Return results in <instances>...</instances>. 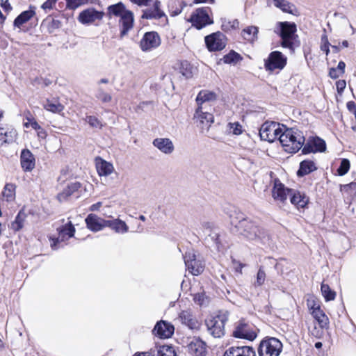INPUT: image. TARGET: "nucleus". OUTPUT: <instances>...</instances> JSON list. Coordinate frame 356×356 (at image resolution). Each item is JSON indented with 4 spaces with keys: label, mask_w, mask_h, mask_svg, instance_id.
Instances as JSON below:
<instances>
[{
    "label": "nucleus",
    "mask_w": 356,
    "mask_h": 356,
    "mask_svg": "<svg viewBox=\"0 0 356 356\" xmlns=\"http://www.w3.org/2000/svg\"><path fill=\"white\" fill-rule=\"evenodd\" d=\"M346 106L348 110L350 112L353 111L355 113V111H356V104L353 101L348 102L347 103Z\"/></svg>",
    "instance_id": "e2e57ef3"
},
{
    "label": "nucleus",
    "mask_w": 356,
    "mask_h": 356,
    "mask_svg": "<svg viewBox=\"0 0 356 356\" xmlns=\"http://www.w3.org/2000/svg\"><path fill=\"white\" fill-rule=\"evenodd\" d=\"M341 75H342V74H340V72L338 71L337 69L334 68V67L330 69L329 76L331 79H336L338 77H339Z\"/></svg>",
    "instance_id": "bf43d9fd"
},
{
    "label": "nucleus",
    "mask_w": 356,
    "mask_h": 356,
    "mask_svg": "<svg viewBox=\"0 0 356 356\" xmlns=\"http://www.w3.org/2000/svg\"><path fill=\"white\" fill-rule=\"evenodd\" d=\"M106 227H110L117 233H125L129 229L127 224L120 219L106 220Z\"/></svg>",
    "instance_id": "c756f323"
},
{
    "label": "nucleus",
    "mask_w": 356,
    "mask_h": 356,
    "mask_svg": "<svg viewBox=\"0 0 356 356\" xmlns=\"http://www.w3.org/2000/svg\"><path fill=\"white\" fill-rule=\"evenodd\" d=\"M227 126L229 132L234 135H240L242 133V126L238 122H229Z\"/></svg>",
    "instance_id": "603ef678"
},
{
    "label": "nucleus",
    "mask_w": 356,
    "mask_h": 356,
    "mask_svg": "<svg viewBox=\"0 0 356 356\" xmlns=\"http://www.w3.org/2000/svg\"><path fill=\"white\" fill-rule=\"evenodd\" d=\"M83 0H66L67 6L72 8H77Z\"/></svg>",
    "instance_id": "13d9d810"
},
{
    "label": "nucleus",
    "mask_w": 356,
    "mask_h": 356,
    "mask_svg": "<svg viewBox=\"0 0 356 356\" xmlns=\"http://www.w3.org/2000/svg\"><path fill=\"white\" fill-rule=\"evenodd\" d=\"M106 15L109 18L120 17L119 26L121 28L120 33L121 38L125 36L134 26V14L131 11L127 10L122 2L109 6L107 8Z\"/></svg>",
    "instance_id": "7ed1b4c3"
},
{
    "label": "nucleus",
    "mask_w": 356,
    "mask_h": 356,
    "mask_svg": "<svg viewBox=\"0 0 356 356\" xmlns=\"http://www.w3.org/2000/svg\"><path fill=\"white\" fill-rule=\"evenodd\" d=\"M273 4L284 13L294 15L297 13L296 6L286 0H273Z\"/></svg>",
    "instance_id": "473e14b6"
},
{
    "label": "nucleus",
    "mask_w": 356,
    "mask_h": 356,
    "mask_svg": "<svg viewBox=\"0 0 356 356\" xmlns=\"http://www.w3.org/2000/svg\"><path fill=\"white\" fill-rule=\"evenodd\" d=\"M180 72L186 79L191 78L193 76L192 67L187 62L181 63Z\"/></svg>",
    "instance_id": "09e8293b"
},
{
    "label": "nucleus",
    "mask_w": 356,
    "mask_h": 356,
    "mask_svg": "<svg viewBox=\"0 0 356 356\" xmlns=\"http://www.w3.org/2000/svg\"><path fill=\"white\" fill-rule=\"evenodd\" d=\"M211 11L209 7H202L195 10L191 15L189 22L192 26L197 29H201L207 25L213 24V20L210 18L209 13Z\"/></svg>",
    "instance_id": "0eeeda50"
},
{
    "label": "nucleus",
    "mask_w": 356,
    "mask_h": 356,
    "mask_svg": "<svg viewBox=\"0 0 356 356\" xmlns=\"http://www.w3.org/2000/svg\"><path fill=\"white\" fill-rule=\"evenodd\" d=\"M312 316L318 322L319 326L322 329L327 328L329 325V318L321 309L320 307H318L314 311L311 312Z\"/></svg>",
    "instance_id": "bb28decb"
},
{
    "label": "nucleus",
    "mask_w": 356,
    "mask_h": 356,
    "mask_svg": "<svg viewBox=\"0 0 356 356\" xmlns=\"http://www.w3.org/2000/svg\"><path fill=\"white\" fill-rule=\"evenodd\" d=\"M239 22L237 19H234L232 21H225L222 24V31L227 32L232 29H235L238 27Z\"/></svg>",
    "instance_id": "de8ad7c7"
},
{
    "label": "nucleus",
    "mask_w": 356,
    "mask_h": 356,
    "mask_svg": "<svg viewBox=\"0 0 356 356\" xmlns=\"http://www.w3.org/2000/svg\"><path fill=\"white\" fill-rule=\"evenodd\" d=\"M132 2L138 4V6H147L148 3L152 0H131Z\"/></svg>",
    "instance_id": "0e129e2a"
},
{
    "label": "nucleus",
    "mask_w": 356,
    "mask_h": 356,
    "mask_svg": "<svg viewBox=\"0 0 356 356\" xmlns=\"http://www.w3.org/2000/svg\"><path fill=\"white\" fill-rule=\"evenodd\" d=\"M291 189L287 188L279 180H275L272 195L275 200L284 202L290 195Z\"/></svg>",
    "instance_id": "aec40b11"
},
{
    "label": "nucleus",
    "mask_w": 356,
    "mask_h": 356,
    "mask_svg": "<svg viewBox=\"0 0 356 356\" xmlns=\"http://www.w3.org/2000/svg\"><path fill=\"white\" fill-rule=\"evenodd\" d=\"M24 218V213L19 212L16 216L15 220L12 222L11 228L15 232L21 229L23 227Z\"/></svg>",
    "instance_id": "37998d69"
},
{
    "label": "nucleus",
    "mask_w": 356,
    "mask_h": 356,
    "mask_svg": "<svg viewBox=\"0 0 356 356\" xmlns=\"http://www.w3.org/2000/svg\"><path fill=\"white\" fill-rule=\"evenodd\" d=\"M233 336L236 338L253 341L257 337V333L252 329L251 325L241 320L236 325Z\"/></svg>",
    "instance_id": "4468645a"
},
{
    "label": "nucleus",
    "mask_w": 356,
    "mask_h": 356,
    "mask_svg": "<svg viewBox=\"0 0 356 356\" xmlns=\"http://www.w3.org/2000/svg\"><path fill=\"white\" fill-rule=\"evenodd\" d=\"M20 164L24 171L31 172L35 165V159L34 155L28 149H24L21 152Z\"/></svg>",
    "instance_id": "a211bd4d"
},
{
    "label": "nucleus",
    "mask_w": 356,
    "mask_h": 356,
    "mask_svg": "<svg viewBox=\"0 0 356 356\" xmlns=\"http://www.w3.org/2000/svg\"><path fill=\"white\" fill-rule=\"evenodd\" d=\"M227 312H219L218 314L211 316L206 319L205 324L209 334L215 338H220L225 334V325L228 321Z\"/></svg>",
    "instance_id": "39448f33"
},
{
    "label": "nucleus",
    "mask_w": 356,
    "mask_h": 356,
    "mask_svg": "<svg viewBox=\"0 0 356 356\" xmlns=\"http://www.w3.org/2000/svg\"><path fill=\"white\" fill-rule=\"evenodd\" d=\"M160 44V36L155 31L145 33L140 42V47L143 51H151L157 48Z\"/></svg>",
    "instance_id": "ddd939ff"
},
{
    "label": "nucleus",
    "mask_w": 356,
    "mask_h": 356,
    "mask_svg": "<svg viewBox=\"0 0 356 356\" xmlns=\"http://www.w3.org/2000/svg\"><path fill=\"white\" fill-rule=\"evenodd\" d=\"M287 58L279 51H272L265 60L264 67L266 71L273 72L276 69L282 70L286 65Z\"/></svg>",
    "instance_id": "9d476101"
},
{
    "label": "nucleus",
    "mask_w": 356,
    "mask_h": 356,
    "mask_svg": "<svg viewBox=\"0 0 356 356\" xmlns=\"http://www.w3.org/2000/svg\"><path fill=\"white\" fill-rule=\"evenodd\" d=\"M346 86V82L345 80H339L336 82L337 90L339 94H341L343 92Z\"/></svg>",
    "instance_id": "4d7b16f0"
},
{
    "label": "nucleus",
    "mask_w": 356,
    "mask_h": 356,
    "mask_svg": "<svg viewBox=\"0 0 356 356\" xmlns=\"http://www.w3.org/2000/svg\"><path fill=\"white\" fill-rule=\"evenodd\" d=\"M58 0H47L41 6V8L44 10H50L53 9L55 6L56 1Z\"/></svg>",
    "instance_id": "6e6d98bb"
},
{
    "label": "nucleus",
    "mask_w": 356,
    "mask_h": 356,
    "mask_svg": "<svg viewBox=\"0 0 356 356\" xmlns=\"http://www.w3.org/2000/svg\"><path fill=\"white\" fill-rule=\"evenodd\" d=\"M296 31V24L289 22H277V30H275V33L281 38V46L291 51L294 49V41L298 38Z\"/></svg>",
    "instance_id": "20e7f679"
},
{
    "label": "nucleus",
    "mask_w": 356,
    "mask_h": 356,
    "mask_svg": "<svg viewBox=\"0 0 356 356\" xmlns=\"http://www.w3.org/2000/svg\"><path fill=\"white\" fill-rule=\"evenodd\" d=\"M96 168L99 176H108L113 170V165L103 159L97 163Z\"/></svg>",
    "instance_id": "f704fd0d"
},
{
    "label": "nucleus",
    "mask_w": 356,
    "mask_h": 356,
    "mask_svg": "<svg viewBox=\"0 0 356 356\" xmlns=\"http://www.w3.org/2000/svg\"><path fill=\"white\" fill-rule=\"evenodd\" d=\"M350 163L347 159H343L341 161L340 165L337 169V174L339 176L345 175L350 170Z\"/></svg>",
    "instance_id": "49530a36"
},
{
    "label": "nucleus",
    "mask_w": 356,
    "mask_h": 356,
    "mask_svg": "<svg viewBox=\"0 0 356 356\" xmlns=\"http://www.w3.org/2000/svg\"><path fill=\"white\" fill-rule=\"evenodd\" d=\"M321 292L326 301L334 300L336 293L330 289L328 284L322 283L321 286Z\"/></svg>",
    "instance_id": "79ce46f5"
},
{
    "label": "nucleus",
    "mask_w": 356,
    "mask_h": 356,
    "mask_svg": "<svg viewBox=\"0 0 356 356\" xmlns=\"http://www.w3.org/2000/svg\"><path fill=\"white\" fill-rule=\"evenodd\" d=\"M152 144L154 147L159 149L162 153L165 154H170L173 152L175 147L172 141L168 138H155Z\"/></svg>",
    "instance_id": "412c9836"
},
{
    "label": "nucleus",
    "mask_w": 356,
    "mask_h": 356,
    "mask_svg": "<svg viewBox=\"0 0 356 356\" xmlns=\"http://www.w3.org/2000/svg\"><path fill=\"white\" fill-rule=\"evenodd\" d=\"M258 27L250 26L242 31L241 35L244 40L250 42H254L257 40Z\"/></svg>",
    "instance_id": "72a5a7b5"
},
{
    "label": "nucleus",
    "mask_w": 356,
    "mask_h": 356,
    "mask_svg": "<svg viewBox=\"0 0 356 356\" xmlns=\"http://www.w3.org/2000/svg\"><path fill=\"white\" fill-rule=\"evenodd\" d=\"M95 97L103 103H108L112 100L111 95L105 92L102 88L97 90Z\"/></svg>",
    "instance_id": "c03bdc74"
},
{
    "label": "nucleus",
    "mask_w": 356,
    "mask_h": 356,
    "mask_svg": "<svg viewBox=\"0 0 356 356\" xmlns=\"http://www.w3.org/2000/svg\"><path fill=\"white\" fill-rule=\"evenodd\" d=\"M43 106L46 110L55 113H60L64 109V106L56 99H47Z\"/></svg>",
    "instance_id": "4c0bfd02"
},
{
    "label": "nucleus",
    "mask_w": 356,
    "mask_h": 356,
    "mask_svg": "<svg viewBox=\"0 0 356 356\" xmlns=\"http://www.w3.org/2000/svg\"><path fill=\"white\" fill-rule=\"evenodd\" d=\"M205 43L210 51H220L226 46V37L220 32H216L205 37Z\"/></svg>",
    "instance_id": "9b49d317"
},
{
    "label": "nucleus",
    "mask_w": 356,
    "mask_h": 356,
    "mask_svg": "<svg viewBox=\"0 0 356 356\" xmlns=\"http://www.w3.org/2000/svg\"><path fill=\"white\" fill-rule=\"evenodd\" d=\"M330 44L327 35H322L321 38V50L324 51L327 56L330 53Z\"/></svg>",
    "instance_id": "3c124183"
},
{
    "label": "nucleus",
    "mask_w": 356,
    "mask_h": 356,
    "mask_svg": "<svg viewBox=\"0 0 356 356\" xmlns=\"http://www.w3.org/2000/svg\"><path fill=\"white\" fill-rule=\"evenodd\" d=\"M346 63L343 61H339L338 63L337 67L336 69L340 72V74H343L345 72Z\"/></svg>",
    "instance_id": "680f3d73"
},
{
    "label": "nucleus",
    "mask_w": 356,
    "mask_h": 356,
    "mask_svg": "<svg viewBox=\"0 0 356 356\" xmlns=\"http://www.w3.org/2000/svg\"><path fill=\"white\" fill-rule=\"evenodd\" d=\"M179 318L181 323L190 329H197L199 327L198 321L190 311H182L179 314Z\"/></svg>",
    "instance_id": "b1692460"
},
{
    "label": "nucleus",
    "mask_w": 356,
    "mask_h": 356,
    "mask_svg": "<svg viewBox=\"0 0 356 356\" xmlns=\"http://www.w3.org/2000/svg\"><path fill=\"white\" fill-rule=\"evenodd\" d=\"M188 348L194 356L206 355V344L201 340H195L190 343Z\"/></svg>",
    "instance_id": "c85d7f7f"
},
{
    "label": "nucleus",
    "mask_w": 356,
    "mask_h": 356,
    "mask_svg": "<svg viewBox=\"0 0 356 356\" xmlns=\"http://www.w3.org/2000/svg\"><path fill=\"white\" fill-rule=\"evenodd\" d=\"M16 136L17 132L15 130L0 127V145L13 142Z\"/></svg>",
    "instance_id": "cd10ccee"
},
{
    "label": "nucleus",
    "mask_w": 356,
    "mask_h": 356,
    "mask_svg": "<svg viewBox=\"0 0 356 356\" xmlns=\"http://www.w3.org/2000/svg\"><path fill=\"white\" fill-rule=\"evenodd\" d=\"M229 218L231 224L236 229V232L248 240L263 244L269 240V236L266 230L256 221L247 218L240 211L237 209L232 211L229 213Z\"/></svg>",
    "instance_id": "f257e3e1"
},
{
    "label": "nucleus",
    "mask_w": 356,
    "mask_h": 356,
    "mask_svg": "<svg viewBox=\"0 0 356 356\" xmlns=\"http://www.w3.org/2000/svg\"><path fill=\"white\" fill-rule=\"evenodd\" d=\"M282 343L277 338L266 337L258 347L259 356H279L282 350Z\"/></svg>",
    "instance_id": "423d86ee"
},
{
    "label": "nucleus",
    "mask_w": 356,
    "mask_h": 356,
    "mask_svg": "<svg viewBox=\"0 0 356 356\" xmlns=\"http://www.w3.org/2000/svg\"><path fill=\"white\" fill-rule=\"evenodd\" d=\"M81 188V184L75 181L68 184L67 186L58 195V199L60 202L65 200L68 197L77 191Z\"/></svg>",
    "instance_id": "7c9ffc66"
},
{
    "label": "nucleus",
    "mask_w": 356,
    "mask_h": 356,
    "mask_svg": "<svg viewBox=\"0 0 356 356\" xmlns=\"http://www.w3.org/2000/svg\"><path fill=\"white\" fill-rule=\"evenodd\" d=\"M289 195L291 196L290 201L291 204L298 208H304L308 202V198L305 195L301 194L299 191L291 190Z\"/></svg>",
    "instance_id": "a878e982"
},
{
    "label": "nucleus",
    "mask_w": 356,
    "mask_h": 356,
    "mask_svg": "<svg viewBox=\"0 0 356 356\" xmlns=\"http://www.w3.org/2000/svg\"><path fill=\"white\" fill-rule=\"evenodd\" d=\"M311 140L312 142L313 147H314V148H315V150L316 152H323L325 151L326 144H325V142L323 139H321L318 137H316V138H312Z\"/></svg>",
    "instance_id": "a18cd8bd"
},
{
    "label": "nucleus",
    "mask_w": 356,
    "mask_h": 356,
    "mask_svg": "<svg viewBox=\"0 0 356 356\" xmlns=\"http://www.w3.org/2000/svg\"><path fill=\"white\" fill-rule=\"evenodd\" d=\"M266 277V275L265 271L262 267H260L257 274L256 281L254 283V286H260L263 285L265 282Z\"/></svg>",
    "instance_id": "8fccbe9b"
},
{
    "label": "nucleus",
    "mask_w": 356,
    "mask_h": 356,
    "mask_svg": "<svg viewBox=\"0 0 356 356\" xmlns=\"http://www.w3.org/2000/svg\"><path fill=\"white\" fill-rule=\"evenodd\" d=\"M307 306L311 311H314V309H315L318 307H320V305H318L314 300H308Z\"/></svg>",
    "instance_id": "052dcab7"
},
{
    "label": "nucleus",
    "mask_w": 356,
    "mask_h": 356,
    "mask_svg": "<svg viewBox=\"0 0 356 356\" xmlns=\"http://www.w3.org/2000/svg\"><path fill=\"white\" fill-rule=\"evenodd\" d=\"M224 356H256V352L248 346H232L225 352Z\"/></svg>",
    "instance_id": "6ab92c4d"
},
{
    "label": "nucleus",
    "mask_w": 356,
    "mask_h": 356,
    "mask_svg": "<svg viewBox=\"0 0 356 356\" xmlns=\"http://www.w3.org/2000/svg\"><path fill=\"white\" fill-rule=\"evenodd\" d=\"M174 327L172 325L167 323L164 321H160L157 322L153 332L156 336L161 339H167L170 337L174 333Z\"/></svg>",
    "instance_id": "dca6fc26"
},
{
    "label": "nucleus",
    "mask_w": 356,
    "mask_h": 356,
    "mask_svg": "<svg viewBox=\"0 0 356 356\" xmlns=\"http://www.w3.org/2000/svg\"><path fill=\"white\" fill-rule=\"evenodd\" d=\"M102 205V203L101 202H97L96 204H92L91 207H90V210L91 211H95V210H97Z\"/></svg>",
    "instance_id": "774afa93"
},
{
    "label": "nucleus",
    "mask_w": 356,
    "mask_h": 356,
    "mask_svg": "<svg viewBox=\"0 0 356 356\" xmlns=\"http://www.w3.org/2000/svg\"><path fill=\"white\" fill-rule=\"evenodd\" d=\"M74 232L75 229L73 225L72 224L71 222H69L64 227H63L61 230L59 232L58 238L56 239V241L51 245L52 248H54V246H56V243H58L60 240L63 241V238L65 236H68V238L72 237L74 234Z\"/></svg>",
    "instance_id": "2f4dec72"
},
{
    "label": "nucleus",
    "mask_w": 356,
    "mask_h": 356,
    "mask_svg": "<svg viewBox=\"0 0 356 356\" xmlns=\"http://www.w3.org/2000/svg\"><path fill=\"white\" fill-rule=\"evenodd\" d=\"M160 8H161V2L158 0H156L154 3V9H155L156 10H158V11H162Z\"/></svg>",
    "instance_id": "338daca9"
},
{
    "label": "nucleus",
    "mask_w": 356,
    "mask_h": 356,
    "mask_svg": "<svg viewBox=\"0 0 356 356\" xmlns=\"http://www.w3.org/2000/svg\"><path fill=\"white\" fill-rule=\"evenodd\" d=\"M86 120L92 127L101 128L102 126L100 121L95 116H87Z\"/></svg>",
    "instance_id": "864d4df0"
},
{
    "label": "nucleus",
    "mask_w": 356,
    "mask_h": 356,
    "mask_svg": "<svg viewBox=\"0 0 356 356\" xmlns=\"http://www.w3.org/2000/svg\"><path fill=\"white\" fill-rule=\"evenodd\" d=\"M282 130V127H280L279 124L275 122H271L270 124L264 123L259 129V136L262 140L273 143L277 138L279 139Z\"/></svg>",
    "instance_id": "1a4fd4ad"
},
{
    "label": "nucleus",
    "mask_w": 356,
    "mask_h": 356,
    "mask_svg": "<svg viewBox=\"0 0 356 356\" xmlns=\"http://www.w3.org/2000/svg\"><path fill=\"white\" fill-rule=\"evenodd\" d=\"M243 57L237 52L232 50L222 58L223 62L227 64L237 63L242 60Z\"/></svg>",
    "instance_id": "ea45409f"
},
{
    "label": "nucleus",
    "mask_w": 356,
    "mask_h": 356,
    "mask_svg": "<svg viewBox=\"0 0 356 356\" xmlns=\"http://www.w3.org/2000/svg\"><path fill=\"white\" fill-rule=\"evenodd\" d=\"M211 108L205 106H198L195 110L193 120L197 126L204 128V126L209 127L213 122V115L210 112Z\"/></svg>",
    "instance_id": "6e6552de"
},
{
    "label": "nucleus",
    "mask_w": 356,
    "mask_h": 356,
    "mask_svg": "<svg viewBox=\"0 0 356 356\" xmlns=\"http://www.w3.org/2000/svg\"><path fill=\"white\" fill-rule=\"evenodd\" d=\"M104 15L103 12L97 11L94 8H88L79 13L78 20L83 24H89L96 20H101Z\"/></svg>",
    "instance_id": "2eb2a0df"
},
{
    "label": "nucleus",
    "mask_w": 356,
    "mask_h": 356,
    "mask_svg": "<svg viewBox=\"0 0 356 356\" xmlns=\"http://www.w3.org/2000/svg\"><path fill=\"white\" fill-rule=\"evenodd\" d=\"M279 140L285 152L295 154L302 148L305 138L303 133L299 129L294 127L287 128L282 125Z\"/></svg>",
    "instance_id": "f03ea898"
},
{
    "label": "nucleus",
    "mask_w": 356,
    "mask_h": 356,
    "mask_svg": "<svg viewBox=\"0 0 356 356\" xmlns=\"http://www.w3.org/2000/svg\"><path fill=\"white\" fill-rule=\"evenodd\" d=\"M312 152H316L315 148L313 147V144L311 140H308V142L303 145L302 147V153L303 154H307Z\"/></svg>",
    "instance_id": "5fc2aeb1"
},
{
    "label": "nucleus",
    "mask_w": 356,
    "mask_h": 356,
    "mask_svg": "<svg viewBox=\"0 0 356 356\" xmlns=\"http://www.w3.org/2000/svg\"><path fill=\"white\" fill-rule=\"evenodd\" d=\"M2 195L7 202L14 200L15 195V186L13 184H6L4 186Z\"/></svg>",
    "instance_id": "a19ab883"
},
{
    "label": "nucleus",
    "mask_w": 356,
    "mask_h": 356,
    "mask_svg": "<svg viewBox=\"0 0 356 356\" xmlns=\"http://www.w3.org/2000/svg\"><path fill=\"white\" fill-rule=\"evenodd\" d=\"M316 170L317 167L313 161L304 160L300 163V168L297 172V175L302 177Z\"/></svg>",
    "instance_id": "393cba45"
},
{
    "label": "nucleus",
    "mask_w": 356,
    "mask_h": 356,
    "mask_svg": "<svg viewBox=\"0 0 356 356\" xmlns=\"http://www.w3.org/2000/svg\"><path fill=\"white\" fill-rule=\"evenodd\" d=\"M346 188H348L350 191H355L356 192V182H351L349 184L345 186Z\"/></svg>",
    "instance_id": "69168bd1"
},
{
    "label": "nucleus",
    "mask_w": 356,
    "mask_h": 356,
    "mask_svg": "<svg viewBox=\"0 0 356 356\" xmlns=\"http://www.w3.org/2000/svg\"><path fill=\"white\" fill-rule=\"evenodd\" d=\"M163 16H165V15L163 11H158L154 8H148L143 10L142 18L147 19H160Z\"/></svg>",
    "instance_id": "58836bf2"
},
{
    "label": "nucleus",
    "mask_w": 356,
    "mask_h": 356,
    "mask_svg": "<svg viewBox=\"0 0 356 356\" xmlns=\"http://www.w3.org/2000/svg\"><path fill=\"white\" fill-rule=\"evenodd\" d=\"M156 356H176L175 347L170 344L158 345L156 346Z\"/></svg>",
    "instance_id": "e433bc0d"
},
{
    "label": "nucleus",
    "mask_w": 356,
    "mask_h": 356,
    "mask_svg": "<svg viewBox=\"0 0 356 356\" xmlns=\"http://www.w3.org/2000/svg\"><path fill=\"white\" fill-rule=\"evenodd\" d=\"M205 229L209 232L205 240L208 242L211 241L216 245V248L219 250L221 246L220 234L215 229H211L208 223L205 225Z\"/></svg>",
    "instance_id": "c9c22d12"
},
{
    "label": "nucleus",
    "mask_w": 356,
    "mask_h": 356,
    "mask_svg": "<svg viewBox=\"0 0 356 356\" xmlns=\"http://www.w3.org/2000/svg\"><path fill=\"white\" fill-rule=\"evenodd\" d=\"M184 263L187 270L193 275H199L204 271V264L200 260L196 259V256L191 252H186L184 257Z\"/></svg>",
    "instance_id": "f8f14e48"
},
{
    "label": "nucleus",
    "mask_w": 356,
    "mask_h": 356,
    "mask_svg": "<svg viewBox=\"0 0 356 356\" xmlns=\"http://www.w3.org/2000/svg\"><path fill=\"white\" fill-rule=\"evenodd\" d=\"M35 7L30 6L29 9L21 13L14 20V26L20 28L35 15Z\"/></svg>",
    "instance_id": "4be33fe9"
},
{
    "label": "nucleus",
    "mask_w": 356,
    "mask_h": 356,
    "mask_svg": "<svg viewBox=\"0 0 356 356\" xmlns=\"http://www.w3.org/2000/svg\"><path fill=\"white\" fill-rule=\"evenodd\" d=\"M216 94L213 92H211L209 90H202L200 91L197 97L196 102L198 106H205L207 107H211L209 102L211 101H213L216 99Z\"/></svg>",
    "instance_id": "5701e85b"
},
{
    "label": "nucleus",
    "mask_w": 356,
    "mask_h": 356,
    "mask_svg": "<svg viewBox=\"0 0 356 356\" xmlns=\"http://www.w3.org/2000/svg\"><path fill=\"white\" fill-rule=\"evenodd\" d=\"M85 221L87 227L92 232L102 230L106 227V220H104L94 213H90L88 215Z\"/></svg>",
    "instance_id": "f3484780"
}]
</instances>
